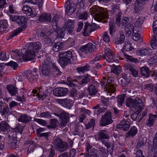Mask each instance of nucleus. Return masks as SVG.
Segmentation results:
<instances>
[{
  "instance_id": "1",
  "label": "nucleus",
  "mask_w": 157,
  "mask_h": 157,
  "mask_svg": "<svg viewBox=\"0 0 157 157\" xmlns=\"http://www.w3.org/2000/svg\"><path fill=\"white\" fill-rule=\"evenodd\" d=\"M90 11L95 20L101 21L102 22L105 23L107 22V13L102 10L101 8L94 6L90 8Z\"/></svg>"
},
{
  "instance_id": "2",
  "label": "nucleus",
  "mask_w": 157,
  "mask_h": 157,
  "mask_svg": "<svg viewBox=\"0 0 157 157\" xmlns=\"http://www.w3.org/2000/svg\"><path fill=\"white\" fill-rule=\"evenodd\" d=\"M76 6L78 9L82 8L84 7L83 0H74L71 3L67 0L65 4L66 13L68 15L72 14L75 10Z\"/></svg>"
},
{
  "instance_id": "3",
  "label": "nucleus",
  "mask_w": 157,
  "mask_h": 157,
  "mask_svg": "<svg viewBox=\"0 0 157 157\" xmlns=\"http://www.w3.org/2000/svg\"><path fill=\"white\" fill-rule=\"evenodd\" d=\"M72 52L70 51L63 53H59L58 62L62 67H65L71 64L73 61Z\"/></svg>"
},
{
  "instance_id": "4",
  "label": "nucleus",
  "mask_w": 157,
  "mask_h": 157,
  "mask_svg": "<svg viewBox=\"0 0 157 157\" xmlns=\"http://www.w3.org/2000/svg\"><path fill=\"white\" fill-rule=\"evenodd\" d=\"M53 144L55 148L61 152L65 151L69 147L67 142L63 141L59 138H57L55 139Z\"/></svg>"
},
{
  "instance_id": "5",
  "label": "nucleus",
  "mask_w": 157,
  "mask_h": 157,
  "mask_svg": "<svg viewBox=\"0 0 157 157\" xmlns=\"http://www.w3.org/2000/svg\"><path fill=\"white\" fill-rule=\"evenodd\" d=\"M51 63L50 58L47 57L44 60L41 66V71L43 75L48 76L50 73V65Z\"/></svg>"
},
{
  "instance_id": "6",
  "label": "nucleus",
  "mask_w": 157,
  "mask_h": 157,
  "mask_svg": "<svg viewBox=\"0 0 157 157\" xmlns=\"http://www.w3.org/2000/svg\"><path fill=\"white\" fill-rule=\"evenodd\" d=\"M27 49V51L25 52V54L22 53L20 56V52H18L17 54V56L19 57L20 59L21 58L26 61L31 60L33 59L35 56V52L32 51L31 49Z\"/></svg>"
},
{
  "instance_id": "7",
  "label": "nucleus",
  "mask_w": 157,
  "mask_h": 157,
  "mask_svg": "<svg viewBox=\"0 0 157 157\" xmlns=\"http://www.w3.org/2000/svg\"><path fill=\"white\" fill-rule=\"evenodd\" d=\"M79 49L82 52L88 55L96 51L97 50L95 46L91 43H89L81 46Z\"/></svg>"
},
{
  "instance_id": "8",
  "label": "nucleus",
  "mask_w": 157,
  "mask_h": 157,
  "mask_svg": "<svg viewBox=\"0 0 157 157\" xmlns=\"http://www.w3.org/2000/svg\"><path fill=\"white\" fill-rule=\"evenodd\" d=\"M99 25L95 23H93L92 25L86 23L84 28L82 35L84 36H88L91 32L96 30L97 29H99Z\"/></svg>"
},
{
  "instance_id": "9",
  "label": "nucleus",
  "mask_w": 157,
  "mask_h": 157,
  "mask_svg": "<svg viewBox=\"0 0 157 157\" xmlns=\"http://www.w3.org/2000/svg\"><path fill=\"white\" fill-rule=\"evenodd\" d=\"M130 123L128 121L123 119L118 124H117L116 128L117 129L124 131H128L130 128Z\"/></svg>"
},
{
  "instance_id": "10",
  "label": "nucleus",
  "mask_w": 157,
  "mask_h": 157,
  "mask_svg": "<svg viewBox=\"0 0 157 157\" xmlns=\"http://www.w3.org/2000/svg\"><path fill=\"white\" fill-rule=\"evenodd\" d=\"M24 76L29 79L31 83L36 81L38 77V74L34 72H32L31 71H26L24 73Z\"/></svg>"
},
{
  "instance_id": "11",
  "label": "nucleus",
  "mask_w": 157,
  "mask_h": 157,
  "mask_svg": "<svg viewBox=\"0 0 157 157\" xmlns=\"http://www.w3.org/2000/svg\"><path fill=\"white\" fill-rule=\"evenodd\" d=\"M41 47V43L38 41L34 43L30 42L26 44V47L27 48L31 49L32 51H35V52H37V50L40 49Z\"/></svg>"
},
{
  "instance_id": "12",
  "label": "nucleus",
  "mask_w": 157,
  "mask_h": 157,
  "mask_svg": "<svg viewBox=\"0 0 157 157\" xmlns=\"http://www.w3.org/2000/svg\"><path fill=\"white\" fill-rule=\"evenodd\" d=\"M53 94L57 97H62L67 94V90L66 88L58 87L55 88L53 91Z\"/></svg>"
},
{
  "instance_id": "13",
  "label": "nucleus",
  "mask_w": 157,
  "mask_h": 157,
  "mask_svg": "<svg viewBox=\"0 0 157 157\" xmlns=\"http://www.w3.org/2000/svg\"><path fill=\"white\" fill-rule=\"evenodd\" d=\"M10 19L13 21H16L19 25L24 26L26 21L25 17L22 16H14L10 17Z\"/></svg>"
},
{
  "instance_id": "14",
  "label": "nucleus",
  "mask_w": 157,
  "mask_h": 157,
  "mask_svg": "<svg viewBox=\"0 0 157 157\" xmlns=\"http://www.w3.org/2000/svg\"><path fill=\"white\" fill-rule=\"evenodd\" d=\"M56 115L59 117L60 119V124L61 125L63 126H65L69 121V117L68 114L67 113H63L60 114Z\"/></svg>"
},
{
  "instance_id": "15",
  "label": "nucleus",
  "mask_w": 157,
  "mask_h": 157,
  "mask_svg": "<svg viewBox=\"0 0 157 157\" xmlns=\"http://www.w3.org/2000/svg\"><path fill=\"white\" fill-rule=\"evenodd\" d=\"M125 68L127 70H129L133 77H136L138 75V72L135 69L134 67L133 64H128L124 65Z\"/></svg>"
},
{
  "instance_id": "16",
  "label": "nucleus",
  "mask_w": 157,
  "mask_h": 157,
  "mask_svg": "<svg viewBox=\"0 0 157 157\" xmlns=\"http://www.w3.org/2000/svg\"><path fill=\"white\" fill-rule=\"evenodd\" d=\"M138 130L137 128L135 126H132L126 133L125 137L126 138L133 137L136 134Z\"/></svg>"
},
{
  "instance_id": "17",
  "label": "nucleus",
  "mask_w": 157,
  "mask_h": 157,
  "mask_svg": "<svg viewBox=\"0 0 157 157\" xmlns=\"http://www.w3.org/2000/svg\"><path fill=\"white\" fill-rule=\"evenodd\" d=\"M67 30L69 33H71L74 27V21L68 19L65 23Z\"/></svg>"
},
{
  "instance_id": "18",
  "label": "nucleus",
  "mask_w": 157,
  "mask_h": 157,
  "mask_svg": "<svg viewBox=\"0 0 157 157\" xmlns=\"http://www.w3.org/2000/svg\"><path fill=\"white\" fill-rule=\"evenodd\" d=\"M143 106L144 102L142 100L139 98H136L134 109L136 110L138 108L137 110L141 112Z\"/></svg>"
},
{
  "instance_id": "19",
  "label": "nucleus",
  "mask_w": 157,
  "mask_h": 157,
  "mask_svg": "<svg viewBox=\"0 0 157 157\" xmlns=\"http://www.w3.org/2000/svg\"><path fill=\"white\" fill-rule=\"evenodd\" d=\"M22 10L23 13L28 16L34 17L36 15L35 13L33 12L32 8L28 6H23Z\"/></svg>"
},
{
  "instance_id": "20",
  "label": "nucleus",
  "mask_w": 157,
  "mask_h": 157,
  "mask_svg": "<svg viewBox=\"0 0 157 157\" xmlns=\"http://www.w3.org/2000/svg\"><path fill=\"white\" fill-rule=\"evenodd\" d=\"M38 19L41 22H50L51 19V15L50 13H43L40 16Z\"/></svg>"
},
{
  "instance_id": "21",
  "label": "nucleus",
  "mask_w": 157,
  "mask_h": 157,
  "mask_svg": "<svg viewBox=\"0 0 157 157\" xmlns=\"http://www.w3.org/2000/svg\"><path fill=\"white\" fill-rule=\"evenodd\" d=\"M6 89L11 96L15 95L18 93L17 88L13 85H9L7 86Z\"/></svg>"
},
{
  "instance_id": "22",
  "label": "nucleus",
  "mask_w": 157,
  "mask_h": 157,
  "mask_svg": "<svg viewBox=\"0 0 157 157\" xmlns=\"http://www.w3.org/2000/svg\"><path fill=\"white\" fill-rule=\"evenodd\" d=\"M157 118V114H149L148 120L146 122V125L148 127L152 126Z\"/></svg>"
},
{
  "instance_id": "23",
  "label": "nucleus",
  "mask_w": 157,
  "mask_h": 157,
  "mask_svg": "<svg viewBox=\"0 0 157 157\" xmlns=\"http://www.w3.org/2000/svg\"><path fill=\"white\" fill-rule=\"evenodd\" d=\"M134 27L131 23H128L125 26V33L127 36H130L131 33H134Z\"/></svg>"
},
{
  "instance_id": "24",
  "label": "nucleus",
  "mask_w": 157,
  "mask_h": 157,
  "mask_svg": "<svg viewBox=\"0 0 157 157\" xmlns=\"http://www.w3.org/2000/svg\"><path fill=\"white\" fill-rule=\"evenodd\" d=\"M151 49L147 48H142L138 50L137 52L138 55L144 56L147 55H150L151 52Z\"/></svg>"
},
{
  "instance_id": "25",
  "label": "nucleus",
  "mask_w": 157,
  "mask_h": 157,
  "mask_svg": "<svg viewBox=\"0 0 157 157\" xmlns=\"http://www.w3.org/2000/svg\"><path fill=\"white\" fill-rule=\"evenodd\" d=\"M59 102L67 108H70L73 105L72 101L67 98L59 100Z\"/></svg>"
},
{
  "instance_id": "26",
  "label": "nucleus",
  "mask_w": 157,
  "mask_h": 157,
  "mask_svg": "<svg viewBox=\"0 0 157 157\" xmlns=\"http://www.w3.org/2000/svg\"><path fill=\"white\" fill-rule=\"evenodd\" d=\"M31 118L28 116L27 114H21L18 119L19 122L25 123H27L31 121Z\"/></svg>"
},
{
  "instance_id": "27",
  "label": "nucleus",
  "mask_w": 157,
  "mask_h": 157,
  "mask_svg": "<svg viewBox=\"0 0 157 157\" xmlns=\"http://www.w3.org/2000/svg\"><path fill=\"white\" fill-rule=\"evenodd\" d=\"M0 130L5 133H7L10 130V127L6 122L3 121L0 124Z\"/></svg>"
},
{
  "instance_id": "28",
  "label": "nucleus",
  "mask_w": 157,
  "mask_h": 157,
  "mask_svg": "<svg viewBox=\"0 0 157 157\" xmlns=\"http://www.w3.org/2000/svg\"><path fill=\"white\" fill-rule=\"evenodd\" d=\"M109 95L111 96L110 98L109 97V100H114L115 98L116 95V89L114 87L112 88V89H111L110 85L109 84Z\"/></svg>"
},
{
  "instance_id": "29",
  "label": "nucleus",
  "mask_w": 157,
  "mask_h": 157,
  "mask_svg": "<svg viewBox=\"0 0 157 157\" xmlns=\"http://www.w3.org/2000/svg\"><path fill=\"white\" fill-rule=\"evenodd\" d=\"M7 21L6 20H2L0 21V32L2 33L6 32L7 27Z\"/></svg>"
},
{
  "instance_id": "30",
  "label": "nucleus",
  "mask_w": 157,
  "mask_h": 157,
  "mask_svg": "<svg viewBox=\"0 0 157 157\" xmlns=\"http://www.w3.org/2000/svg\"><path fill=\"white\" fill-rule=\"evenodd\" d=\"M101 126H105L108 124V112H106L105 114L101 117L100 122Z\"/></svg>"
},
{
  "instance_id": "31",
  "label": "nucleus",
  "mask_w": 157,
  "mask_h": 157,
  "mask_svg": "<svg viewBox=\"0 0 157 157\" xmlns=\"http://www.w3.org/2000/svg\"><path fill=\"white\" fill-rule=\"evenodd\" d=\"M25 27H23L21 26L20 27H19L18 29L13 31L11 34L9 36L7 39V40H9L15 36L17 35L18 33L22 31L23 30V29H24Z\"/></svg>"
},
{
  "instance_id": "32",
  "label": "nucleus",
  "mask_w": 157,
  "mask_h": 157,
  "mask_svg": "<svg viewBox=\"0 0 157 157\" xmlns=\"http://www.w3.org/2000/svg\"><path fill=\"white\" fill-rule=\"evenodd\" d=\"M98 138L99 140L107 139L108 138L107 132L105 130H101L98 134Z\"/></svg>"
},
{
  "instance_id": "33",
  "label": "nucleus",
  "mask_w": 157,
  "mask_h": 157,
  "mask_svg": "<svg viewBox=\"0 0 157 157\" xmlns=\"http://www.w3.org/2000/svg\"><path fill=\"white\" fill-rule=\"evenodd\" d=\"M135 99H133L131 98H128L126 101V106L134 109Z\"/></svg>"
},
{
  "instance_id": "34",
  "label": "nucleus",
  "mask_w": 157,
  "mask_h": 157,
  "mask_svg": "<svg viewBox=\"0 0 157 157\" xmlns=\"http://www.w3.org/2000/svg\"><path fill=\"white\" fill-rule=\"evenodd\" d=\"M125 94H123L120 95H118L117 98V105L118 107H121L124 103Z\"/></svg>"
},
{
  "instance_id": "35",
  "label": "nucleus",
  "mask_w": 157,
  "mask_h": 157,
  "mask_svg": "<svg viewBox=\"0 0 157 157\" xmlns=\"http://www.w3.org/2000/svg\"><path fill=\"white\" fill-rule=\"evenodd\" d=\"M141 73L142 76L148 77L150 75V71L147 67H143L141 68Z\"/></svg>"
},
{
  "instance_id": "36",
  "label": "nucleus",
  "mask_w": 157,
  "mask_h": 157,
  "mask_svg": "<svg viewBox=\"0 0 157 157\" xmlns=\"http://www.w3.org/2000/svg\"><path fill=\"white\" fill-rule=\"evenodd\" d=\"M85 157H99L96 149H92L88 154L85 153Z\"/></svg>"
},
{
  "instance_id": "37",
  "label": "nucleus",
  "mask_w": 157,
  "mask_h": 157,
  "mask_svg": "<svg viewBox=\"0 0 157 157\" xmlns=\"http://www.w3.org/2000/svg\"><path fill=\"white\" fill-rule=\"evenodd\" d=\"M109 66L112 67L111 71L112 72L116 74L117 75L119 74V71H120L121 69V67L116 66L114 64L109 65Z\"/></svg>"
},
{
  "instance_id": "38",
  "label": "nucleus",
  "mask_w": 157,
  "mask_h": 157,
  "mask_svg": "<svg viewBox=\"0 0 157 157\" xmlns=\"http://www.w3.org/2000/svg\"><path fill=\"white\" fill-rule=\"evenodd\" d=\"M63 44L60 42L55 43L52 48L53 51L55 52L59 51L63 48Z\"/></svg>"
},
{
  "instance_id": "39",
  "label": "nucleus",
  "mask_w": 157,
  "mask_h": 157,
  "mask_svg": "<svg viewBox=\"0 0 157 157\" xmlns=\"http://www.w3.org/2000/svg\"><path fill=\"white\" fill-rule=\"evenodd\" d=\"M124 55L127 61L135 63L138 62V60L137 59L133 58L132 56L129 55L126 53H124Z\"/></svg>"
},
{
  "instance_id": "40",
  "label": "nucleus",
  "mask_w": 157,
  "mask_h": 157,
  "mask_svg": "<svg viewBox=\"0 0 157 157\" xmlns=\"http://www.w3.org/2000/svg\"><path fill=\"white\" fill-rule=\"evenodd\" d=\"M90 76L88 75L86 76L82 79L81 81H78V83L80 85H85L90 81Z\"/></svg>"
},
{
  "instance_id": "41",
  "label": "nucleus",
  "mask_w": 157,
  "mask_h": 157,
  "mask_svg": "<svg viewBox=\"0 0 157 157\" xmlns=\"http://www.w3.org/2000/svg\"><path fill=\"white\" fill-rule=\"evenodd\" d=\"M50 61L51 63V64L50 66H52V69H53V71L56 73L58 75H60L61 73V72L60 71L59 68L56 66V64L53 63L51 59Z\"/></svg>"
},
{
  "instance_id": "42",
  "label": "nucleus",
  "mask_w": 157,
  "mask_h": 157,
  "mask_svg": "<svg viewBox=\"0 0 157 157\" xmlns=\"http://www.w3.org/2000/svg\"><path fill=\"white\" fill-rule=\"evenodd\" d=\"M90 69V66L88 64H86L85 66L77 68V71L80 73H84L86 71H89Z\"/></svg>"
},
{
  "instance_id": "43",
  "label": "nucleus",
  "mask_w": 157,
  "mask_h": 157,
  "mask_svg": "<svg viewBox=\"0 0 157 157\" xmlns=\"http://www.w3.org/2000/svg\"><path fill=\"white\" fill-rule=\"evenodd\" d=\"M90 95H94L97 93V90L95 86L93 85H90L88 89Z\"/></svg>"
},
{
  "instance_id": "44",
  "label": "nucleus",
  "mask_w": 157,
  "mask_h": 157,
  "mask_svg": "<svg viewBox=\"0 0 157 157\" xmlns=\"http://www.w3.org/2000/svg\"><path fill=\"white\" fill-rule=\"evenodd\" d=\"M32 96L33 97L36 96L37 98H41L42 97L44 98L45 97V95L42 96L41 93H38L37 90H34L32 91Z\"/></svg>"
},
{
  "instance_id": "45",
  "label": "nucleus",
  "mask_w": 157,
  "mask_h": 157,
  "mask_svg": "<svg viewBox=\"0 0 157 157\" xmlns=\"http://www.w3.org/2000/svg\"><path fill=\"white\" fill-rule=\"evenodd\" d=\"M115 57L112 50L109 48V63L115 62Z\"/></svg>"
},
{
  "instance_id": "46",
  "label": "nucleus",
  "mask_w": 157,
  "mask_h": 157,
  "mask_svg": "<svg viewBox=\"0 0 157 157\" xmlns=\"http://www.w3.org/2000/svg\"><path fill=\"white\" fill-rule=\"evenodd\" d=\"M100 42H101L104 45H105L108 42V35L106 32L103 33L102 35V39L100 40Z\"/></svg>"
},
{
  "instance_id": "47",
  "label": "nucleus",
  "mask_w": 157,
  "mask_h": 157,
  "mask_svg": "<svg viewBox=\"0 0 157 157\" xmlns=\"http://www.w3.org/2000/svg\"><path fill=\"white\" fill-rule=\"evenodd\" d=\"M95 124V120L93 119H91L88 123L85 124L86 128L87 129L90 128L92 127H94Z\"/></svg>"
},
{
  "instance_id": "48",
  "label": "nucleus",
  "mask_w": 157,
  "mask_h": 157,
  "mask_svg": "<svg viewBox=\"0 0 157 157\" xmlns=\"http://www.w3.org/2000/svg\"><path fill=\"white\" fill-rule=\"evenodd\" d=\"M10 111V109L7 105L4 106L0 112L2 116L7 115Z\"/></svg>"
},
{
  "instance_id": "49",
  "label": "nucleus",
  "mask_w": 157,
  "mask_h": 157,
  "mask_svg": "<svg viewBox=\"0 0 157 157\" xmlns=\"http://www.w3.org/2000/svg\"><path fill=\"white\" fill-rule=\"evenodd\" d=\"M33 121L39 123L43 126H45L47 124V123L46 121L41 119L34 118Z\"/></svg>"
},
{
  "instance_id": "50",
  "label": "nucleus",
  "mask_w": 157,
  "mask_h": 157,
  "mask_svg": "<svg viewBox=\"0 0 157 157\" xmlns=\"http://www.w3.org/2000/svg\"><path fill=\"white\" fill-rule=\"evenodd\" d=\"M17 140L15 138L11 140L10 143L9 144L10 147L12 149L15 148L17 145Z\"/></svg>"
},
{
  "instance_id": "51",
  "label": "nucleus",
  "mask_w": 157,
  "mask_h": 157,
  "mask_svg": "<svg viewBox=\"0 0 157 157\" xmlns=\"http://www.w3.org/2000/svg\"><path fill=\"white\" fill-rule=\"evenodd\" d=\"M124 48L126 51H131L133 48L131 44L127 42L124 43Z\"/></svg>"
},
{
  "instance_id": "52",
  "label": "nucleus",
  "mask_w": 157,
  "mask_h": 157,
  "mask_svg": "<svg viewBox=\"0 0 157 157\" xmlns=\"http://www.w3.org/2000/svg\"><path fill=\"white\" fill-rule=\"evenodd\" d=\"M122 15V13L121 12H119L117 14L115 17V22L117 25H120L121 21V17Z\"/></svg>"
},
{
  "instance_id": "53",
  "label": "nucleus",
  "mask_w": 157,
  "mask_h": 157,
  "mask_svg": "<svg viewBox=\"0 0 157 157\" xmlns=\"http://www.w3.org/2000/svg\"><path fill=\"white\" fill-rule=\"evenodd\" d=\"M151 45L153 49H157V40L155 37L153 38L151 40Z\"/></svg>"
},
{
  "instance_id": "54",
  "label": "nucleus",
  "mask_w": 157,
  "mask_h": 157,
  "mask_svg": "<svg viewBox=\"0 0 157 157\" xmlns=\"http://www.w3.org/2000/svg\"><path fill=\"white\" fill-rule=\"evenodd\" d=\"M56 31L59 38H62L63 37L64 34L62 29L58 28L56 29Z\"/></svg>"
},
{
  "instance_id": "55",
  "label": "nucleus",
  "mask_w": 157,
  "mask_h": 157,
  "mask_svg": "<svg viewBox=\"0 0 157 157\" xmlns=\"http://www.w3.org/2000/svg\"><path fill=\"white\" fill-rule=\"evenodd\" d=\"M51 114L49 112H43L40 113L39 115L40 117L49 118L51 117Z\"/></svg>"
},
{
  "instance_id": "56",
  "label": "nucleus",
  "mask_w": 157,
  "mask_h": 157,
  "mask_svg": "<svg viewBox=\"0 0 157 157\" xmlns=\"http://www.w3.org/2000/svg\"><path fill=\"white\" fill-rule=\"evenodd\" d=\"M104 80H105L104 82V81H103L104 82V83L101 85L102 88L104 90V91H106L108 92V79H105V78H104Z\"/></svg>"
},
{
  "instance_id": "57",
  "label": "nucleus",
  "mask_w": 157,
  "mask_h": 157,
  "mask_svg": "<svg viewBox=\"0 0 157 157\" xmlns=\"http://www.w3.org/2000/svg\"><path fill=\"white\" fill-rule=\"evenodd\" d=\"M6 64L8 66H10L12 67L14 70L16 69L18 67V65L17 63L13 61H11L7 63Z\"/></svg>"
},
{
  "instance_id": "58",
  "label": "nucleus",
  "mask_w": 157,
  "mask_h": 157,
  "mask_svg": "<svg viewBox=\"0 0 157 157\" xmlns=\"http://www.w3.org/2000/svg\"><path fill=\"white\" fill-rule=\"evenodd\" d=\"M86 95V92L85 91L81 90L78 93L77 95L76 99H79L83 98Z\"/></svg>"
},
{
  "instance_id": "59",
  "label": "nucleus",
  "mask_w": 157,
  "mask_h": 157,
  "mask_svg": "<svg viewBox=\"0 0 157 157\" xmlns=\"http://www.w3.org/2000/svg\"><path fill=\"white\" fill-rule=\"evenodd\" d=\"M78 17L80 19L86 20L87 18L88 13L86 11L80 14Z\"/></svg>"
},
{
  "instance_id": "60",
  "label": "nucleus",
  "mask_w": 157,
  "mask_h": 157,
  "mask_svg": "<svg viewBox=\"0 0 157 157\" xmlns=\"http://www.w3.org/2000/svg\"><path fill=\"white\" fill-rule=\"evenodd\" d=\"M125 40V36L123 34H121L119 39L117 42V44H121L123 43Z\"/></svg>"
},
{
  "instance_id": "61",
  "label": "nucleus",
  "mask_w": 157,
  "mask_h": 157,
  "mask_svg": "<svg viewBox=\"0 0 157 157\" xmlns=\"http://www.w3.org/2000/svg\"><path fill=\"white\" fill-rule=\"evenodd\" d=\"M107 110V108L105 107H102L101 108H99L98 109L97 111H94V113L95 114H96L97 115H98L101 113L105 111V110Z\"/></svg>"
},
{
  "instance_id": "62",
  "label": "nucleus",
  "mask_w": 157,
  "mask_h": 157,
  "mask_svg": "<svg viewBox=\"0 0 157 157\" xmlns=\"http://www.w3.org/2000/svg\"><path fill=\"white\" fill-rule=\"evenodd\" d=\"M114 147L113 144H111V143L109 142V153L111 156L112 155Z\"/></svg>"
},
{
  "instance_id": "63",
  "label": "nucleus",
  "mask_w": 157,
  "mask_h": 157,
  "mask_svg": "<svg viewBox=\"0 0 157 157\" xmlns=\"http://www.w3.org/2000/svg\"><path fill=\"white\" fill-rule=\"evenodd\" d=\"M70 93L71 96L73 97H75L74 98V99H76L78 94L76 89H72L71 90Z\"/></svg>"
},
{
  "instance_id": "64",
  "label": "nucleus",
  "mask_w": 157,
  "mask_h": 157,
  "mask_svg": "<svg viewBox=\"0 0 157 157\" xmlns=\"http://www.w3.org/2000/svg\"><path fill=\"white\" fill-rule=\"evenodd\" d=\"M153 147L155 150L157 149V133H155L153 139Z\"/></svg>"
}]
</instances>
